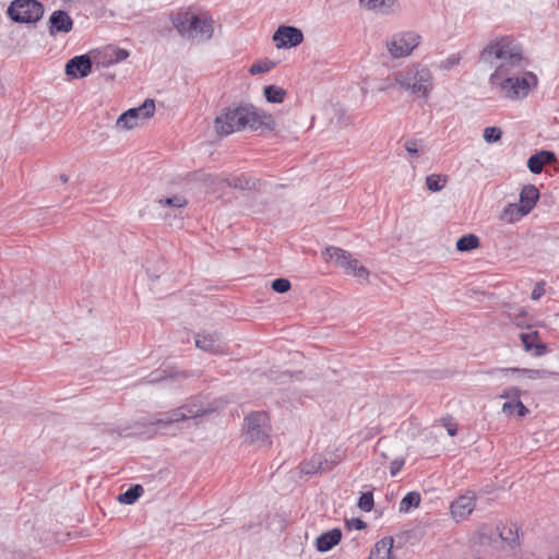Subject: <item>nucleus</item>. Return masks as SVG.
Wrapping results in <instances>:
<instances>
[{
  "mask_svg": "<svg viewBox=\"0 0 559 559\" xmlns=\"http://www.w3.org/2000/svg\"><path fill=\"white\" fill-rule=\"evenodd\" d=\"M445 183L447 178L440 175L432 174L426 178L427 188L432 192L441 191L445 187Z\"/></svg>",
  "mask_w": 559,
  "mask_h": 559,
  "instance_id": "37",
  "label": "nucleus"
},
{
  "mask_svg": "<svg viewBox=\"0 0 559 559\" xmlns=\"http://www.w3.org/2000/svg\"><path fill=\"white\" fill-rule=\"evenodd\" d=\"M420 44V36L414 32H400L386 39L385 46L393 58L409 56Z\"/></svg>",
  "mask_w": 559,
  "mask_h": 559,
  "instance_id": "10",
  "label": "nucleus"
},
{
  "mask_svg": "<svg viewBox=\"0 0 559 559\" xmlns=\"http://www.w3.org/2000/svg\"><path fill=\"white\" fill-rule=\"evenodd\" d=\"M157 202L160 206H169L173 209H182L188 204L187 199L180 194H175L165 199H159Z\"/></svg>",
  "mask_w": 559,
  "mask_h": 559,
  "instance_id": "36",
  "label": "nucleus"
},
{
  "mask_svg": "<svg viewBox=\"0 0 559 559\" xmlns=\"http://www.w3.org/2000/svg\"><path fill=\"white\" fill-rule=\"evenodd\" d=\"M502 413L507 416H513L516 414L519 417H524L528 409L526 406L520 401V399L508 401L502 405Z\"/></svg>",
  "mask_w": 559,
  "mask_h": 559,
  "instance_id": "30",
  "label": "nucleus"
},
{
  "mask_svg": "<svg viewBox=\"0 0 559 559\" xmlns=\"http://www.w3.org/2000/svg\"><path fill=\"white\" fill-rule=\"evenodd\" d=\"M539 192L533 185L525 186L520 194V204L530 213L538 201Z\"/></svg>",
  "mask_w": 559,
  "mask_h": 559,
  "instance_id": "25",
  "label": "nucleus"
},
{
  "mask_svg": "<svg viewBox=\"0 0 559 559\" xmlns=\"http://www.w3.org/2000/svg\"><path fill=\"white\" fill-rule=\"evenodd\" d=\"M334 466V463H330L328 460L323 459L322 455L317 454L313 455L309 461L302 463L300 465V469L305 474H316L319 472L331 471Z\"/></svg>",
  "mask_w": 559,
  "mask_h": 559,
  "instance_id": "22",
  "label": "nucleus"
},
{
  "mask_svg": "<svg viewBox=\"0 0 559 559\" xmlns=\"http://www.w3.org/2000/svg\"><path fill=\"white\" fill-rule=\"evenodd\" d=\"M421 498L417 491L407 492L400 502V512L407 513L412 508L420 504Z\"/></svg>",
  "mask_w": 559,
  "mask_h": 559,
  "instance_id": "31",
  "label": "nucleus"
},
{
  "mask_svg": "<svg viewBox=\"0 0 559 559\" xmlns=\"http://www.w3.org/2000/svg\"><path fill=\"white\" fill-rule=\"evenodd\" d=\"M185 408L187 419H194L202 417L213 412L210 405L203 403L200 397H192L181 405Z\"/></svg>",
  "mask_w": 559,
  "mask_h": 559,
  "instance_id": "20",
  "label": "nucleus"
},
{
  "mask_svg": "<svg viewBox=\"0 0 559 559\" xmlns=\"http://www.w3.org/2000/svg\"><path fill=\"white\" fill-rule=\"evenodd\" d=\"M527 167L533 174H540L544 165L539 156L536 154L532 155L527 160Z\"/></svg>",
  "mask_w": 559,
  "mask_h": 559,
  "instance_id": "42",
  "label": "nucleus"
},
{
  "mask_svg": "<svg viewBox=\"0 0 559 559\" xmlns=\"http://www.w3.org/2000/svg\"><path fill=\"white\" fill-rule=\"evenodd\" d=\"M479 59L493 69L491 73H501L528 66L523 45L512 36H498L490 39L480 51Z\"/></svg>",
  "mask_w": 559,
  "mask_h": 559,
  "instance_id": "2",
  "label": "nucleus"
},
{
  "mask_svg": "<svg viewBox=\"0 0 559 559\" xmlns=\"http://www.w3.org/2000/svg\"><path fill=\"white\" fill-rule=\"evenodd\" d=\"M272 288L276 293H286L290 289V282L286 278H276L272 282Z\"/></svg>",
  "mask_w": 559,
  "mask_h": 559,
  "instance_id": "43",
  "label": "nucleus"
},
{
  "mask_svg": "<svg viewBox=\"0 0 559 559\" xmlns=\"http://www.w3.org/2000/svg\"><path fill=\"white\" fill-rule=\"evenodd\" d=\"M490 91L500 99L522 102L538 85L537 75L526 68L490 73L488 78Z\"/></svg>",
  "mask_w": 559,
  "mask_h": 559,
  "instance_id": "3",
  "label": "nucleus"
},
{
  "mask_svg": "<svg viewBox=\"0 0 559 559\" xmlns=\"http://www.w3.org/2000/svg\"><path fill=\"white\" fill-rule=\"evenodd\" d=\"M92 72V62L87 55L76 56L66 64V73L74 79L85 78Z\"/></svg>",
  "mask_w": 559,
  "mask_h": 559,
  "instance_id": "15",
  "label": "nucleus"
},
{
  "mask_svg": "<svg viewBox=\"0 0 559 559\" xmlns=\"http://www.w3.org/2000/svg\"><path fill=\"white\" fill-rule=\"evenodd\" d=\"M185 420H188L185 414V408L179 406L169 412L162 413L158 418L151 423V425L156 426L158 429H166L174 424Z\"/></svg>",
  "mask_w": 559,
  "mask_h": 559,
  "instance_id": "19",
  "label": "nucleus"
},
{
  "mask_svg": "<svg viewBox=\"0 0 559 559\" xmlns=\"http://www.w3.org/2000/svg\"><path fill=\"white\" fill-rule=\"evenodd\" d=\"M360 5L379 15H391L400 11L397 0H359Z\"/></svg>",
  "mask_w": 559,
  "mask_h": 559,
  "instance_id": "14",
  "label": "nucleus"
},
{
  "mask_svg": "<svg viewBox=\"0 0 559 559\" xmlns=\"http://www.w3.org/2000/svg\"><path fill=\"white\" fill-rule=\"evenodd\" d=\"M171 22L179 35L188 40L205 43L214 35L215 22L207 11L181 9L173 16Z\"/></svg>",
  "mask_w": 559,
  "mask_h": 559,
  "instance_id": "4",
  "label": "nucleus"
},
{
  "mask_svg": "<svg viewBox=\"0 0 559 559\" xmlns=\"http://www.w3.org/2000/svg\"><path fill=\"white\" fill-rule=\"evenodd\" d=\"M514 323L520 328H531L534 324V318L525 308H519L511 314Z\"/></svg>",
  "mask_w": 559,
  "mask_h": 559,
  "instance_id": "32",
  "label": "nucleus"
},
{
  "mask_svg": "<svg viewBox=\"0 0 559 559\" xmlns=\"http://www.w3.org/2000/svg\"><path fill=\"white\" fill-rule=\"evenodd\" d=\"M537 155L542 159L544 166L546 164H550L555 160V154L551 152H548V151H542V152L537 153Z\"/></svg>",
  "mask_w": 559,
  "mask_h": 559,
  "instance_id": "46",
  "label": "nucleus"
},
{
  "mask_svg": "<svg viewBox=\"0 0 559 559\" xmlns=\"http://www.w3.org/2000/svg\"><path fill=\"white\" fill-rule=\"evenodd\" d=\"M520 338L522 341L524 349L526 352L535 350L534 355L537 357L543 356L547 350V347L540 341V337H539V334L537 331L522 332L520 334Z\"/></svg>",
  "mask_w": 559,
  "mask_h": 559,
  "instance_id": "18",
  "label": "nucleus"
},
{
  "mask_svg": "<svg viewBox=\"0 0 559 559\" xmlns=\"http://www.w3.org/2000/svg\"><path fill=\"white\" fill-rule=\"evenodd\" d=\"M501 373L508 374V373H521L526 376L528 379L536 380V379H545L552 374L551 371L545 370V369H521V368H502L499 369Z\"/></svg>",
  "mask_w": 559,
  "mask_h": 559,
  "instance_id": "27",
  "label": "nucleus"
},
{
  "mask_svg": "<svg viewBox=\"0 0 559 559\" xmlns=\"http://www.w3.org/2000/svg\"><path fill=\"white\" fill-rule=\"evenodd\" d=\"M218 135L227 136L245 128L251 130H274L273 117L253 106L242 105L223 109L214 120Z\"/></svg>",
  "mask_w": 559,
  "mask_h": 559,
  "instance_id": "1",
  "label": "nucleus"
},
{
  "mask_svg": "<svg viewBox=\"0 0 559 559\" xmlns=\"http://www.w3.org/2000/svg\"><path fill=\"white\" fill-rule=\"evenodd\" d=\"M404 459L403 457H397V459H394L391 463H390V474L391 476H396L397 473L402 469V467L404 466Z\"/></svg>",
  "mask_w": 559,
  "mask_h": 559,
  "instance_id": "45",
  "label": "nucleus"
},
{
  "mask_svg": "<svg viewBox=\"0 0 559 559\" xmlns=\"http://www.w3.org/2000/svg\"><path fill=\"white\" fill-rule=\"evenodd\" d=\"M476 493L468 490L452 501L450 511L456 522L466 520L476 507Z\"/></svg>",
  "mask_w": 559,
  "mask_h": 559,
  "instance_id": "11",
  "label": "nucleus"
},
{
  "mask_svg": "<svg viewBox=\"0 0 559 559\" xmlns=\"http://www.w3.org/2000/svg\"><path fill=\"white\" fill-rule=\"evenodd\" d=\"M372 507H373L372 492L369 491V492L361 493V496L359 497V500H358V508L361 511L369 512L372 510Z\"/></svg>",
  "mask_w": 559,
  "mask_h": 559,
  "instance_id": "41",
  "label": "nucleus"
},
{
  "mask_svg": "<svg viewBox=\"0 0 559 559\" xmlns=\"http://www.w3.org/2000/svg\"><path fill=\"white\" fill-rule=\"evenodd\" d=\"M275 66V63L271 60H267V59H264V60H259L257 62H254L250 69H249V72L251 74H261V73H266L269 72L271 69H273Z\"/></svg>",
  "mask_w": 559,
  "mask_h": 559,
  "instance_id": "38",
  "label": "nucleus"
},
{
  "mask_svg": "<svg viewBox=\"0 0 559 559\" xmlns=\"http://www.w3.org/2000/svg\"><path fill=\"white\" fill-rule=\"evenodd\" d=\"M499 536L508 546L514 547L519 544V528L514 524L498 527Z\"/></svg>",
  "mask_w": 559,
  "mask_h": 559,
  "instance_id": "29",
  "label": "nucleus"
},
{
  "mask_svg": "<svg viewBox=\"0 0 559 559\" xmlns=\"http://www.w3.org/2000/svg\"><path fill=\"white\" fill-rule=\"evenodd\" d=\"M395 83L407 94L428 98L433 90V75L430 69L420 63H411L393 73Z\"/></svg>",
  "mask_w": 559,
  "mask_h": 559,
  "instance_id": "5",
  "label": "nucleus"
},
{
  "mask_svg": "<svg viewBox=\"0 0 559 559\" xmlns=\"http://www.w3.org/2000/svg\"><path fill=\"white\" fill-rule=\"evenodd\" d=\"M50 35L56 33H69L73 27V21L70 15L64 11H55L49 19Z\"/></svg>",
  "mask_w": 559,
  "mask_h": 559,
  "instance_id": "16",
  "label": "nucleus"
},
{
  "mask_svg": "<svg viewBox=\"0 0 559 559\" xmlns=\"http://www.w3.org/2000/svg\"><path fill=\"white\" fill-rule=\"evenodd\" d=\"M342 538V532L338 528H333L329 532L321 534L316 542L318 551L326 552L336 546Z\"/></svg>",
  "mask_w": 559,
  "mask_h": 559,
  "instance_id": "21",
  "label": "nucleus"
},
{
  "mask_svg": "<svg viewBox=\"0 0 559 559\" xmlns=\"http://www.w3.org/2000/svg\"><path fill=\"white\" fill-rule=\"evenodd\" d=\"M461 60H462L461 52L452 53V55L448 56L444 60H442L440 62L439 69L440 70H444V71H449L452 68H454L455 66H457Z\"/></svg>",
  "mask_w": 559,
  "mask_h": 559,
  "instance_id": "39",
  "label": "nucleus"
},
{
  "mask_svg": "<svg viewBox=\"0 0 559 559\" xmlns=\"http://www.w3.org/2000/svg\"><path fill=\"white\" fill-rule=\"evenodd\" d=\"M520 396H521V390L516 386H510V388L503 390L502 393L500 394L501 399H506L509 401L520 399Z\"/></svg>",
  "mask_w": 559,
  "mask_h": 559,
  "instance_id": "44",
  "label": "nucleus"
},
{
  "mask_svg": "<svg viewBox=\"0 0 559 559\" xmlns=\"http://www.w3.org/2000/svg\"><path fill=\"white\" fill-rule=\"evenodd\" d=\"M43 14L44 7L37 0H14L8 9V15L19 23H35Z\"/></svg>",
  "mask_w": 559,
  "mask_h": 559,
  "instance_id": "9",
  "label": "nucleus"
},
{
  "mask_svg": "<svg viewBox=\"0 0 559 559\" xmlns=\"http://www.w3.org/2000/svg\"><path fill=\"white\" fill-rule=\"evenodd\" d=\"M544 287L540 284H537L532 292V299H539L544 295Z\"/></svg>",
  "mask_w": 559,
  "mask_h": 559,
  "instance_id": "47",
  "label": "nucleus"
},
{
  "mask_svg": "<svg viewBox=\"0 0 559 559\" xmlns=\"http://www.w3.org/2000/svg\"><path fill=\"white\" fill-rule=\"evenodd\" d=\"M483 136L487 143H495L501 139L502 131L498 127H487L484 130Z\"/></svg>",
  "mask_w": 559,
  "mask_h": 559,
  "instance_id": "40",
  "label": "nucleus"
},
{
  "mask_svg": "<svg viewBox=\"0 0 559 559\" xmlns=\"http://www.w3.org/2000/svg\"><path fill=\"white\" fill-rule=\"evenodd\" d=\"M393 538L384 537L377 542L368 559H392Z\"/></svg>",
  "mask_w": 559,
  "mask_h": 559,
  "instance_id": "23",
  "label": "nucleus"
},
{
  "mask_svg": "<svg viewBox=\"0 0 559 559\" xmlns=\"http://www.w3.org/2000/svg\"><path fill=\"white\" fill-rule=\"evenodd\" d=\"M207 180L211 181L212 185L217 183H227L230 187L241 190H251L255 188V181L251 178H248L243 175L240 176H231L230 178H221L218 176H210Z\"/></svg>",
  "mask_w": 559,
  "mask_h": 559,
  "instance_id": "17",
  "label": "nucleus"
},
{
  "mask_svg": "<svg viewBox=\"0 0 559 559\" xmlns=\"http://www.w3.org/2000/svg\"><path fill=\"white\" fill-rule=\"evenodd\" d=\"M130 56L129 51L126 49L117 48V47H107L103 51V62L104 64H114L126 60Z\"/></svg>",
  "mask_w": 559,
  "mask_h": 559,
  "instance_id": "28",
  "label": "nucleus"
},
{
  "mask_svg": "<svg viewBox=\"0 0 559 559\" xmlns=\"http://www.w3.org/2000/svg\"><path fill=\"white\" fill-rule=\"evenodd\" d=\"M286 92L276 85H269L264 88V96L267 102L273 104H281L284 102Z\"/></svg>",
  "mask_w": 559,
  "mask_h": 559,
  "instance_id": "34",
  "label": "nucleus"
},
{
  "mask_svg": "<svg viewBox=\"0 0 559 559\" xmlns=\"http://www.w3.org/2000/svg\"><path fill=\"white\" fill-rule=\"evenodd\" d=\"M528 212L519 203L507 205L500 214V219L507 224H512L527 215Z\"/></svg>",
  "mask_w": 559,
  "mask_h": 559,
  "instance_id": "24",
  "label": "nucleus"
},
{
  "mask_svg": "<svg viewBox=\"0 0 559 559\" xmlns=\"http://www.w3.org/2000/svg\"><path fill=\"white\" fill-rule=\"evenodd\" d=\"M322 254L326 261H332L335 265L343 269L345 274L354 276L360 282L368 283L369 271L348 251L337 247H328Z\"/></svg>",
  "mask_w": 559,
  "mask_h": 559,
  "instance_id": "6",
  "label": "nucleus"
},
{
  "mask_svg": "<svg viewBox=\"0 0 559 559\" xmlns=\"http://www.w3.org/2000/svg\"><path fill=\"white\" fill-rule=\"evenodd\" d=\"M277 48L296 47L304 40L302 32L294 26L282 25L273 35Z\"/></svg>",
  "mask_w": 559,
  "mask_h": 559,
  "instance_id": "12",
  "label": "nucleus"
},
{
  "mask_svg": "<svg viewBox=\"0 0 559 559\" xmlns=\"http://www.w3.org/2000/svg\"><path fill=\"white\" fill-rule=\"evenodd\" d=\"M447 430H448V433H449L451 437L455 436V435H456V432H457L456 427H455V426H451V425H450V426H448Z\"/></svg>",
  "mask_w": 559,
  "mask_h": 559,
  "instance_id": "48",
  "label": "nucleus"
},
{
  "mask_svg": "<svg viewBox=\"0 0 559 559\" xmlns=\"http://www.w3.org/2000/svg\"><path fill=\"white\" fill-rule=\"evenodd\" d=\"M155 103L153 99H145L144 103L134 108H130L119 116L116 121V128L120 131L132 130L139 127L143 121L154 116Z\"/></svg>",
  "mask_w": 559,
  "mask_h": 559,
  "instance_id": "8",
  "label": "nucleus"
},
{
  "mask_svg": "<svg viewBox=\"0 0 559 559\" xmlns=\"http://www.w3.org/2000/svg\"><path fill=\"white\" fill-rule=\"evenodd\" d=\"M143 493V487L141 485H135L129 488L123 493H120L118 497V501L124 504L134 503Z\"/></svg>",
  "mask_w": 559,
  "mask_h": 559,
  "instance_id": "33",
  "label": "nucleus"
},
{
  "mask_svg": "<svg viewBox=\"0 0 559 559\" xmlns=\"http://www.w3.org/2000/svg\"><path fill=\"white\" fill-rule=\"evenodd\" d=\"M479 246V239L473 234L465 235L456 241L457 251H469L476 249Z\"/></svg>",
  "mask_w": 559,
  "mask_h": 559,
  "instance_id": "35",
  "label": "nucleus"
},
{
  "mask_svg": "<svg viewBox=\"0 0 559 559\" xmlns=\"http://www.w3.org/2000/svg\"><path fill=\"white\" fill-rule=\"evenodd\" d=\"M61 180L66 182L68 178L66 176H61Z\"/></svg>",
  "mask_w": 559,
  "mask_h": 559,
  "instance_id": "50",
  "label": "nucleus"
},
{
  "mask_svg": "<svg viewBox=\"0 0 559 559\" xmlns=\"http://www.w3.org/2000/svg\"><path fill=\"white\" fill-rule=\"evenodd\" d=\"M403 146L408 154V162L414 163L425 151V141L418 138H408L404 141Z\"/></svg>",
  "mask_w": 559,
  "mask_h": 559,
  "instance_id": "26",
  "label": "nucleus"
},
{
  "mask_svg": "<svg viewBox=\"0 0 559 559\" xmlns=\"http://www.w3.org/2000/svg\"><path fill=\"white\" fill-rule=\"evenodd\" d=\"M245 435L247 440L255 444H266L270 435V420L264 412H255L245 419Z\"/></svg>",
  "mask_w": 559,
  "mask_h": 559,
  "instance_id": "7",
  "label": "nucleus"
},
{
  "mask_svg": "<svg viewBox=\"0 0 559 559\" xmlns=\"http://www.w3.org/2000/svg\"><path fill=\"white\" fill-rule=\"evenodd\" d=\"M355 522H356L355 527H356L357 530H361V528H364V527H365V523H364L361 520H356Z\"/></svg>",
  "mask_w": 559,
  "mask_h": 559,
  "instance_id": "49",
  "label": "nucleus"
},
{
  "mask_svg": "<svg viewBox=\"0 0 559 559\" xmlns=\"http://www.w3.org/2000/svg\"><path fill=\"white\" fill-rule=\"evenodd\" d=\"M195 346L213 355L226 354V344L217 333H199L195 336Z\"/></svg>",
  "mask_w": 559,
  "mask_h": 559,
  "instance_id": "13",
  "label": "nucleus"
}]
</instances>
